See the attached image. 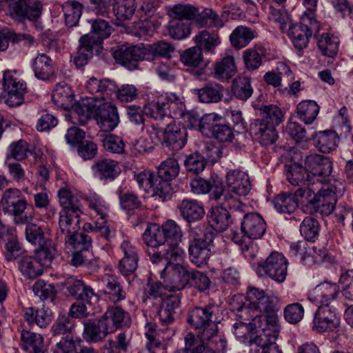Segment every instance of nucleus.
I'll list each match as a JSON object with an SVG mask.
<instances>
[{
    "label": "nucleus",
    "mask_w": 353,
    "mask_h": 353,
    "mask_svg": "<svg viewBox=\"0 0 353 353\" xmlns=\"http://www.w3.org/2000/svg\"><path fill=\"white\" fill-rule=\"evenodd\" d=\"M344 190V181L334 179L332 183L322 185L319 188L314 186L309 190H300L298 194L305 196V203L315 212L328 216L334 211L337 194H342Z\"/></svg>",
    "instance_id": "f257e3e1"
},
{
    "label": "nucleus",
    "mask_w": 353,
    "mask_h": 353,
    "mask_svg": "<svg viewBox=\"0 0 353 353\" xmlns=\"http://www.w3.org/2000/svg\"><path fill=\"white\" fill-rule=\"evenodd\" d=\"M227 189L221 188L213 192L214 199L233 212L242 210L239 196L247 195L251 190V183L247 173L239 170H230L226 175Z\"/></svg>",
    "instance_id": "f03ea898"
},
{
    "label": "nucleus",
    "mask_w": 353,
    "mask_h": 353,
    "mask_svg": "<svg viewBox=\"0 0 353 353\" xmlns=\"http://www.w3.org/2000/svg\"><path fill=\"white\" fill-rule=\"evenodd\" d=\"M92 103V101L79 102L74 105V112L79 117V123L84 125L91 117H94L101 130L110 132L114 130L120 121L117 107L110 102Z\"/></svg>",
    "instance_id": "7ed1b4c3"
},
{
    "label": "nucleus",
    "mask_w": 353,
    "mask_h": 353,
    "mask_svg": "<svg viewBox=\"0 0 353 353\" xmlns=\"http://www.w3.org/2000/svg\"><path fill=\"white\" fill-rule=\"evenodd\" d=\"M246 299L249 302L248 306L243 305L239 307L241 312L238 316L244 320H249L250 317L254 316L278 315L274 308L279 299L277 296L266 295L263 290L256 288H249L246 293Z\"/></svg>",
    "instance_id": "20e7f679"
},
{
    "label": "nucleus",
    "mask_w": 353,
    "mask_h": 353,
    "mask_svg": "<svg viewBox=\"0 0 353 353\" xmlns=\"http://www.w3.org/2000/svg\"><path fill=\"white\" fill-rule=\"evenodd\" d=\"M190 232L192 239L188 246L190 260L197 268H203L211 257L214 232L208 229L201 231L200 228H192Z\"/></svg>",
    "instance_id": "39448f33"
},
{
    "label": "nucleus",
    "mask_w": 353,
    "mask_h": 353,
    "mask_svg": "<svg viewBox=\"0 0 353 353\" xmlns=\"http://www.w3.org/2000/svg\"><path fill=\"white\" fill-rule=\"evenodd\" d=\"M305 165L308 170L310 178V185L313 188L321 187L322 185L332 183L334 179H330L333 169L332 161L327 157L311 154L305 160Z\"/></svg>",
    "instance_id": "423d86ee"
},
{
    "label": "nucleus",
    "mask_w": 353,
    "mask_h": 353,
    "mask_svg": "<svg viewBox=\"0 0 353 353\" xmlns=\"http://www.w3.org/2000/svg\"><path fill=\"white\" fill-rule=\"evenodd\" d=\"M150 134L152 139L173 151L181 150L187 143L186 128L174 122L168 123L164 130L152 125Z\"/></svg>",
    "instance_id": "0eeeda50"
},
{
    "label": "nucleus",
    "mask_w": 353,
    "mask_h": 353,
    "mask_svg": "<svg viewBox=\"0 0 353 353\" xmlns=\"http://www.w3.org/2000/svg\"><path fill=\"white\" fill-rule=\"evenodd\" d=\"M1 203L4 212L14 216L16 225H24L31 219L24 214L28 206V201L18 188H8L2 194Z\"/></svg>",
    "instance_id": "6e6552de"
},
{
    "label": "nucleus",
    "mask_w": 353,
    "mask_h": 353,
    "mask_svg": "<svg viewBox=\"0 0 353 353\" xmlns=\"http://www.w3.org/2000/svg\"><path fill=\"white\" fill-rule=\"evenodd\" d=\"M235 323L233 325L234 333L239 339H246L250 334H256V336L265 334L268 330L275 327L279 318L274 314L268 316H254L250 317L249 320H244Z\"/></svg>",
    "instance_id": "1a4fd4ad"
},
{
    "label": "nucleus",
    "mask_w": 353,
    "mask_h": 353,
    "mask_svg": "<svg viewBox=\"0 0 353 353\" xmlns=\"http://www.w3.org/2000/svg\"><path fill=\"white\" fill-rule=\"evenodd\" d=\"M216 307L213 304L204 307H195L189 312L188 322L194 327L200 336L204 334L207 336L208 333H214L217 330V325L213 321V316Z\"/></svg>",
    "instance_id": "9d476101"
},
{
    "label": "nucleus",
    "mask_w": 353,
    "mask_h": 353,
    "mask_svg": "<svg viewBox=\"0 0 353 353\" xmlns=\"http://www.w3.org/2000/svg\"><path fill=\"white\" fill-rule=\"evenodd\" d=\"M3 88L5 103L10 107L18 106L23 101V95L26 92V83L21 79L15 71H6L3 74Z\"/></svg>",
    "instance_id": "9b49d317"
},
{
    "label": "nucleus",
    "mask_w": 353,
    "mask_h": 353,
    "mask_svg": "<svg viewBox=\"0 0 353 353\" xmlns=\"http://www.w3.org/2000/svg\"><path fill=\"white\" fill-rule=\"evenodd\" d=\"M288 259L278 252H272L264 261L259 263L260 270L279 283L285 281L288 274Z\"/></svg>",
    "instance_id": "f8f14e48"
},
{
    "label": "nucleus",
    "mask_w": 353,
    "mask_h": 353,
    "mask_svg": "<svg viewBox=\"0 0 353 353\" xmlns=\"http://www.w3.org/2000/svg\"><path fill=\"white\" fill-rule=\"evenodd\" d=\"M12 18L23 22L26 20L37 21L42 12V3L39 0H18L8 4Z\"/></svg>",
    "instance_id": "ddd939ff"
},
{
    "label": "nucleus",
    "mask_w": 353,
    "mask_h": 353,
    "mask_svg": "<svg viewBox=\"0 0 353 353\" xmlns=\"http://www.w3.org/2000/svg\"><path fill=\"white\" fill-rule=\"evenodd\" d=\"M168 262L161 272V278L169 291H178L185 288L189 283V273L185 267Z\"/></svg>",
    "instance_id": "4468645a"
},
{
    "label": "nucleus",
    "mask_w": 353,
    "mask_h": 353,
    "mask_svg": "<svg viewBox=\"0 0 353 353\" xmlns=\"http://www.w3.org/2000/svg\"><path fill=\"white\" fill-rule=\"evenodd\" d=\"M85 89L92 97H87L81 102L92 101V104H98L101 101H105L112 96L116 91V84L108 79H98L92 77L87 81Z\"/></svg>",
    "instance_id": "2eb2a0df"
},
{
    "label": "nucleus",
    "mask_w": 353,
    "mask_h": 353,
    "mask_svg": "<svg viewBox=\"0 0 353 353\" xmlns=\"http://www.w3.org/2000/svg\"><path fill=\"white\" fill-rule=\"evenodd\" d=\"M339 324L340 319L335 310L330 305H321L314 314L312 329L318 333L332 332Z\"/></svg>",
    "instance_id": "dca6fc26"
},
{
    "label": "nucleus",
    "mask_w": 353,
    "mask_h": 353,
    "mask_svg": "<svg viewBox=\"0 0 353 353\" xmlns=\"http://www.w3.org/2000/svg\"><path fill=\"white\" fill-rule=\"evenodd\" d=\"M66 285L67 291L72 296L89 305L96 303L99 299L94 289L81 279L70 278L66 281Z\"/></svg>",
    "instance_id": "f3484780"
},
{
    "label": "nucleus",
    "mask_w": 353,
    "mask_h": 353,
    "mask_svg": "<svg viewBox=\"0 0 353 353\" xmlns=\"http://www.w3.org/2000/svg\"><path fill=\"white\" fill-rule=\"evenodd\" d=\"M116 61L130 70L134 69L137 66V61L149 59L145 56L143 47L137 46L119 47L113 53Z\"/></svg>",
    "instance_id": "a211bd4d"
},
{
    "label": "nucleus",
    "mask_w": 353,
    "mask_h": 353,
    "mask_svg": "<svg viewBox=\"0 0 353 353\" xmlns=\"http://www.w3.org/2000/svg\"><path fill=\"white\" fill-rule=\"evenodd\" d=\"M241 230L244 236L250 239H259L266 232V223L258 213L252 212L244 215Z\"/></svg>",
    "instance_id": "6ab92c4d"
},
{
    "label": "nucleus",
    "mask_w": 353,
    "mask_h": 353,
    "mask_svg": "<svg viewBox=\"0 0 353 353\" xmlns=\"http://www.w3.org/2000/svg\"><path fill=\"white\" fill-rule=\"evenodd\" d=\"M280 330L281 327L278 321L275 324V327L274 326L271 330H268L267 334L256 336L252 341V343L256 345V353H282L275 343Z\"/></svg>",
    "instance_id": "aec40b11"
},
{
    "label": "nucleus",
    "mask_w": 353,
    "mask_h": 353,
    "mask_svg": "<svg viewBox=\"0 0 353 353\" xmlns=\"http://www.w3.org/2000/svg\"><path fill=\"white\" fill-rule=\"evenodd\" d=\"M32 68L37 79L44 81H54L56 77L52 59L43 53L37 54L32 60Z\"/></svg>",
    "instance_id": "412c9836"
},
{
    "label": "nucleus",
    "mask_w": 353,
    "mask_h": 353,
    "mask_svg": "<svg viewBox=\"0 0 353 353\" xmlns=\"http://www.w3.org/2000/svg\"><path fill=\"white\" fill-rule=\"evenodd\" d=\"M285 172L288 182L293 186L300 187L297 190H309L312 188L310 178L306 167L297 163L285 165Z\"/></svg>",
    "instance_id": "4be33fe9"
},
{
    "label": "nucleus",
    "mask_w": 353,
    "mask_h": 353,
    "mask_svg": "<svg viewBox=\"0 0 353 353\" xmlns=\"http://www.w3.org/2000/svg\"><path fill=\"white\" fill-rule=\"evenodd\" d=\"M250 132L264 145L273 144L278 138L276 126L259 119H255L251 123Z\"/></svg>",
    "instance_id": "5701e85b"
},
{
    "label": "nucleus",
    "mask_w": 353,
    "mask_h": 353,
    "mask_svg": "<svg viewBox=\"0 0 353 353\" xmlns=\"http://www.w3.org/2000/svg\"><path fill=\"white\" fill-rule=\"evenodd\" d=\"M111 334L118 329L129 327L131 318L128 312L121 307H110L102 316Z\"/></svg>",
    "instance_id": "b1692460"
},
{
    "label": "nucleus",
    "mask_w": 353,
    "mask_h": 353,
    "mask_svg": "<svg viewBox=\"0 0 353 353\" xmlns=\"http://www.w3.org/2000/svg\"><path fill=\"white\" fill-rule=\"evenodd\" d=\"M300 190H296L294 193L283 192L277 195L273 200L274 207L280 213L291 214L299 206V203H304L305 196L298 194Z\"/></svg>",
    "instance_id": "393cba45"
},
{
    "label": "nucleus",
    "mask_w": 353,
    "mask_h": 353,
    "mask_svg": "<svg viewBox=\"0 0 353 353\" xmlns=\"http://www.w3.org/2000/svg\"><path fill=\"white\" fill-rule=\"evenodd\" d=\"M83 326V337L88 342L101 341L111 334L102 316L98 321L88 320Z\"/></svg>",
    "instance_id": "a878e982"
},
{
    "label": "nucleus",
    "mask_w": 353,
    "mask_h": 353,
    "mask_svg": "<svg viewBox=\"0 0 353 353\" xmlns=\"http://www.w3.org/2000/svg\"><path fill=\"white\" fill-rule=\"evenodd\" d=\"M194 23L199 28H221L224 26L223 19L211 8H203L195 14Z\"/></svg>",
    "instance_id": "bb28decb"
},
{
    "label": "nucleus",
    "mask_w": 353,
    "mask_h": 353,
    "mask_svg": "<svg viewBox=\"0 0 353 353\" xmlns=\"http://www.w3.org/2000/svg\"><path fill=\"white\" fill-rule=\"evenodd\" d=\"M220 205L221 206L212 208L208 215L209 225L216 232L226 230L231 223L230 214L228 209L231 210L223 204Z\"/></svg>",
    "instance_id": "cd10ccee"
},
{
    "label": "nucleus",
    "mask_w": 353,
    "mask_h": 353,
    "mask_svg": "<svg viewBox=\"0 0 353 353\" xmlns=\"http://www.w3.org/2000/svg\"><path fill=\"white\" fill-rule=\"evenodd\" d=\"M23 317L30 325L36 324L40 327H46L52 320V312L45 306L37 310L30 307L23 309Z\"/></svg>",
    "instance_id": "c85d7f7f"
},
{
    "label": "nucleus",
    "mask_w": 353,
    "mask_h": 353,
    "mask_svg": "<svg viewBox=\"0 0 353 353\" xmlns=\"http://www.w3.org/2000/svg\"><path fill=\"white\" fill-rule=\"evenodd\" d=\"M204 347L203 353H226L228 342L223 335L219 334L218 330L214 332L208 333L207 336L204 334L200 336V341Z\"/></svg>",
    "instance_id": "c756f323"
},
{
    "label": "nucleus",
    "mask_w": 353,
    "mask_h": 353,
    "mask_svg": "<svg viewBox=\"0 0 353 353\" xmlns=\"http://www.w3.org/2000/svg\"><path fill=\"white\" fill-rule=\"evenodd\" d=\"M179 210L181 215L188 222L199 221L205 214L201 203L194 199H183L179 205Z\"/></svg>",
    "instance_id": "7c9ffc66"
},
{
    "label": "nucleus",
    "mask_w": 353,
    "mask_h": 353,
    "mask_svg": "<svg viewBox=\"0 0 353 353\" xmlns=\"http://www.w3.org/2000/svg\"><path fill=\"white\" fill-rule=\"evenodd\" d=\"M288 34L294 47L301 50L307 46L312 32L307 25L301 23L291 25Z\"/></svg>",
    "instance_id": "2f4dec72"
},
{
    "label": "nucleus",
    "mask_w": 353,
    "mask_h": 353,
    "mask_svg": "<svg viewBox=\"0 0 353 353\" xmlns=\"http://www.w3.org/2000/svg\"><path fill=\"white\" fill-rule=\"evenodd\" d=\"M61 211L68 213L81 214L83 213V205L81 200L74 195L70 190L61 188L58 192Z\"/></svg>",
    "instance_id": "473e14b6"
},
{
    "label": "nucleus",
    "mask_w": 353,
    "mask_h": 353,
    "mask_svg": "<svg viewBox=\"0 0 353 353\" xmlns=\"http://www.w3.org/2000/svg\"><path fill=\"white\" fill-rule=\"evenodd\" d=\"M79 42V50L74 55L73 63L80 69L88 63V59L92 57L95 40L92 35L84 34L80 38Z\"/></svg>",
    "instance_id": "72a5a7b5"
},
{
    "label": "nucleus",
    "mask_w": 353,
    "mask_h": 353,
    "mask_svg": "<svg viewBox=\"0 0 353 353\" xmlns=\"http://www.w3.org/2000/svg\"><path fill=\"white\" fill-rule=\"evenodd\" d=\"M338 134L332 130L316 132L313 137L315 147L323 153H330L337 147Z\"/></svg>",
    "instance_id": "f704fd0d"
},
{
    "label": "nucleus",
    "mask_w": 353,
    "mask_h": 353,
    "mask_svg": "<svg viewBox=\"0 0 353 353\" xmlns=\"http://www.w3.org/2000/svg\"><path fill=\"white\" fill-rule=\"evenodd\" d=\"M180 303V298L176 295H171L162 301L158 312L162 325H167L173 323L176 310Z\"/></svg>",
    "instance_id": "c9c22d12"
},
{
    "label": "nucleus",
    "mask_w": 353,
    "mask_h": 353,
    "mask_svg": "<svg viewBox=\"0 0 353 353\" xmlns=\"http://www.w3.org/2000/svg\"><path fill=\"white\" fill-rule=\"evenodd\" d=\"M92 169L101 179L114 180L119 176L121 169L117 161L112 159H101L95 162Z\"/></svg>",
    "instance_id": "e433bc0d"
},
{
    "label": "nucleus",
    "mask_w": 353,
    "mask_h": 353,
    "mask_svg": "<svg viewBox=\"0 0 353 353\" xmlns=\"http://www.w3.org/2000/svg\"><path fill=\"white\" fill-rule=\"evenodd\" d=\"M196 47L205 52L214 53L215 48L221 43V39L217 32L207 30L199 31L193 39Z\"/></svg>",
    "instance_id": "4c0bfd02"
},
{
    "label": "nucleus",
    "mask_w": 353,
    "mask_h": 353,
    "mask_svg": "<svg viewBox=\"0 0 353 353\" xmlns=\"http://www.w3.org/2000/svg\"><path fill=\"white\" fill-rule=\"evenodd\" d=\"M143 240L151 248H168L161 226L155 223L148 225L143 234Z\"/></svg>",
    "instance_id": "58836bf2"
},
{
    "label": "nucleus",
    "mask_w": 353,
    "mask_h": 353,
    "mask_svg": "<svg viewBox=\"0 0 353 353\" xmlns=\"http://www.w3.org/2000/svg\"><path fill=\"white\" fill-rule=\"evenodd\" d=\"M168 248L170 249L179 248V245L182 241L183 232L181 227L173 220L164 222L161 226Z\"/></svg>",
    "instance_id": "ea45409f"
},
{
    "label": "nucleus",
    "mask_w": 353,
    "mask_h": 353,
    "mask_svg": "<svg viewBox=\"0 0 353 353\" xmlns=\"http://www.w3.org/2000/svg\"><path fill=\"white\" fill-rule=\"evenodd\" d=\"M146 252L151 261L154 263H160L163 260L167 263L168 262L177 261L178 259L183 254L181 248L170 249L168 248H163L161 250H159V248L148 247Z\"/></svg>",
    "instance_id": "a19ab883"
},
{
    "label": "nucleus",
    "mask_w": 353,
    "mask_h": 353,
    "mask_svg": "<svg viewBox=\"0 0 353 353\" xmlns=\"http://www.w3.org/2000/svg\"><path fill=\"white\" fill-rule=\"evenodd\" d=\"M166 110L170 121L172 119H179L185 110V105L183 98L174 92L163 94Z\"/></svg>",
    "instance_id": "79ce46f5"
},
{
    "label": "nucleus",
    "mask_w": 353,
    "mask_h": 353,
    "mask_svg": "<svg viewBox=\"0 0 353 353\" xmlns=\"http://www.w3.org/2000/svg\"><path fill=\"white\" fill-rule=\"evenodd\" d=\"M103 294L105 299L110 302L116 304L126 298V292L123 289V287L118 281V280L112 276L108 278L105 281V288L103 290Z\"/></svg>",
    "instance_id": "37998d69"
},
{
    "label": "nucleus",
    "mask_w": 353,
    "mask_h": 353,
    "mask_svg": "<svg viewBox=\"0 0 353 353\" xmlns=\"http://www.w3.org/2000/svg\"><path fill=\"white\" fill-rule=\"evenodd\" d=\"M236 73L234 59L232 56L223 57L214 65V77L221 81H228Z\"/></svg>",
    "instance_id": "c03bdc74"
},
{
    "label": "nucleus",
    "mask_w": 353,
    "mask_h": 353,
    "mask_svg": "<svg viewBox=\"0 0 353 353\" xmlns=\"http://www.w3.org/2000/svg\"><path fill=\"white\" fill-rule=\"evenodd\" d=\"M18 268L28 279H34L43 273V268L35 257L24 255L18 261Z\"/></svg>",
    "instance_id": "a18cd8bd"
},
{
    "label": "nucleus",
    "mask_w": 353,
    "mask_h": 353,
    "mask_svg": "<svg viewBox=\"0 0 353 353\" xmlns=\"http://www.w3.org/2000/svg\"><path fill=\"white\" fill-rule=\"evenodd\" d=\"M13 230L8 233L5 230L0 232V239L6 235V243H5L4 256L8 261H12L19 257L24 256L20 243L16 236L13 234Z\"/></svg>",
    "instance_id": "49530a36"
},
{
    "label": "nucleus",
    "mask_w": 353,
    "mask_h": 353,
    "mask_svg": "<svg viewBox=\"0 0 353 353\" xmlns=\"http://www.w3.org/2000/svg\"><path fill=\"white\" fill-rule=\"evenodd\" d=\"M232 93L239 100H248L253 93L250 78L244 75L235 77L232 83Z\"/></svg>",
    "instance_id": "de8ad7c7"
},
{
    "label": "nucleus",
    "mask_w": 353,
    "mask_h": 353,
    "mask_svg": "<svg viewBox=\"0 0 353 353\" xmlns=\"http://www.w3.org/2000/svg\"><path fill=\"white\" fill-rule=\"evenodd\" d=\"M319 112V106L312 100L301 101L296 106L298 117L306 125L311 124L316 119Z\"/></svg>",
    "instance_id": "09e8293b"
},
{
    "label": "nucleus",
    "mask_w": 353,
    "mask_h": 353,
    "mask_svg": "<svg viewBox=\"0 0 353 353\" xmlns=\"http://www.w3.org/2000/svg\"><path fill=\"white\" fill-rule=\"evenodd\" d=\"M59 215V228L61 234L66 236L70 233H74L78 231L80 228L81 214L60 211Z\"/></svg>",
    "instance_id": "8fccbe9b"
},
{
    "label": "nucleus",
    "mask_w": 353,
    "mask_h": 353,
    "mask_svg": "<svg viewBox=\"0 0 353 353\" xmlns=\"http://www.w3.org/2000/svg\"><path fill=\"white\" fill-rule=\"evenodd\" d=\"M314 293L321 305H329L330 301L339 294V287L334 283L323 282L316 287Z\"/></svg>",
    "instance_id": "3c124183"
},
{
    "label": "nucleus",
    "mask_w": 353,
    "mask_h": 353,
    "mask_svg": "<svg viewBox=\"0 0 353 353\" xmlns=\"http://www.w3.org/2000/svg\"><path fill=\"white\" fill-rule=\"evenodd\" d=\"M21 340L23 347L28 353H43L44 352L43 339L39 334L23 330Z\"/></svg>",
    "instance_id": "603ef678"
},
{
    "label": "nucleus",
    "mask_w": 353,
    "mask_h": 353,
    "mask_svg": "<svg viewBox=\"0 0 353 353\" xmlns=\"http://www.w3.org/2000/svg\"><path fill=\"white\" fill-rule=\"evenodd\" d=\"M254 38V32L250 28L239 26L231 33L230 41L233 47L241 49L247 46Z\"/></svg>",
    "instance_id": "864d4df0"
},
{
    "label": "nucleus",
    "mask_w": 353,
    "mask_h": 353,
    "mask_svg": "<svg viewBox=\"0 0 353 353\" xmlns=\"http://www.w3.org/2000/svg\"><path fill=\"white\" fill-rule=\"evenodd\" d=\"M334 256L325 248H318L316 246L308 248L302 256V261L319 265L323 263H332L334 262Z\"/></svg>",
    "instance_id": "5fc2aeb1"
},
{
    "label": "nucleus",
    "mask_w": 353,
    "mask_h": 353,
    "mask_svg": "<svg viewBox=\"0 0 353 353\" xmlns=\"http://www.w3.org/2000/svg\"><path fill=\"white\" fill-rule=\"evenodd\" d=\"M137 8L136 0H114L113 4L114 15L121 21L130 19Z\"/></svg>",
    "instance_id": "6e6d98bb"
},
{
    "label": "nucleus",
    "mask_w": 353,
    "mask_h": 353,
    "mask_svg": "<svg viewBox=\"0 0 353 353\" xmlns=\"http://www.w3.org/2000/svg\"><path fill=\"white\" fill-rule=\"evenodd\" d=\"M339 42L336 36L323 33L318 39V48L323 55L334 57L338 52Z\"/></svg>",
    "instance_id": "4d7b16f0"
},
{
    "label": "nucleus",
    "mask_w": 353,
    "mask_h": 353,
    "mask_svg": "<svg viewBox=\"0 0 353 353\" xmlns=\"http://www.w3.org/2000/svg\"><path fill=\"white\" fill-rule=\"evenodd\" d=\"M74 321L66 315H59L51 327L53 336H74Z\"/></svg>",
    "instance_id": "13d9d810"
},
{
    "label": "nucleus",
    "mask_w": 353,
    "mask_h": 353,
    "mask_svg": "<svg viewBox=\"0 0 353 353\" xmlns=\"http://www.w3.org/2000/svg\"><path fill=\"white\" fill-rule=\"evenodd\" d=\"M265 49L261 46L248 48L243 52V59L247 70L253 71L262 65Z\"/></svg>",
    "instance_id": "bf43d9fd"
},
{
    "label": "nucleus",
    "mask_w": 353,
    "mask_h": 353,
    "mask_svg": "<svg viewBox=\"0 0 353 353\" xmlns=\"http://www.w3.org/2000/svg\"><path fill=\"white\" fill-rule=\"evenodd\" d=\"M92 32L88 34L93 37L95 40L94 46H98L102 41L110 37L112 31V27L108 21L101 19H96L92 21Z\"/></svg>",
    "instance_id": "052dcab7"
},
{
    "label": "nucleus",
    "mask_w": 353,
    "mask_h": 353,
    "mask_svg": "<svg viewBox=\"0 0 353 353\" xmlns=\"http://www.w3.org/2000/svg\"><path fill=\"white\" fill-rule=\"evenodd\" d=\"M197 7L190 3H178L169 10V14L176 20H186L194 22Z\"/></svg>",
    "instance_id": "680f3d73"
},
{
    "label": "nucleus",
    "mask_w": 353,
    "mask_h": 353,
    "mask_svg": "<svg viewBox=\"0 0 353 353\" xmlns=\"http://www.w3.org/2000/svg\"><path fill=\"white\" fill-rule=\"evenodd\" d=\"M192 23L173 19L168 25L169 35L174 39L181 40L188 37L192 32Z\"/></svg>",
    "instance_id": "e2e57ef3"
},
{
    "label": "nucleus",
    "mask_w": 353,
    "mask_h": 353,
    "mask_svg": "<svg viewBox=\"0 0 353 353\" xmlns=\"http://www.w3.org/2000/svg\"><path fill=\"white\" fill-rule=\"evenodd\" d=\"M145 114L155 120H169L170 117L166 110L163 96L158 97L157 101H152L144 106Z\"/></svg>",
    "instance_id": "0e129e2a"
},
{
    "label": "nucleus",
    "mask_w": 353,
    "mask_h": 353,
    "mask_svg": "<svg viewBox=\"0 0 353 353\" xmlns=\"http://www.w3.org/2000/svg\"><path fill=\"white\" fill-rule=\"evenodd\" d=\"M65 244L67 247L79 250H88L91 247L92 239L87 234L78 231L74 233H70L64 237Z\"/></svg>",
    "instance_id": "69168bd1"
},
{
    "label": "nucleus",
    "mask_w": 353,
    "mask_h": 353,
    "mask_svg": "<svg viewBox=\"0 0 353 353\" xmlns=\"http://www.w3.org/2000/svg\"><path fill=\"white\" fill-rule=\"evenodd\" d=\"M74 94L67 84H58L52 94V99L54 104L60 108H65L73 100Z\"/></svg>",
    "instance_id": "338daca9"
},
{
    "label": "nucleus",
    "mask_w": 353,
    "mask_h": 353,
    "mask_svg": "<svg viewBox=\"0 0 353 353\" xmlns=\"http://www.w3.org/2000/svg\"><path fill=\"white\" fill-rule=\"evenodd\" d=\"M261 120L268 122L274 126L279 125L283 120L284 113L274 105H265L259 109Z\"/></svg>",
    "instance_id": "774afa93"
}]
</instances>
